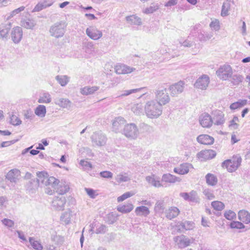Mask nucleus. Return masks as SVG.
I'll return each instance as SVG.
<instances>
[{"label": "nucleus", "mask_w": 250, "mask_h": 250, "mask_svg": "<svg viewBox=\"0 0 250 250\" xmlns=\"http://www.w3.org/2000/svg\"><path fill=\"white\" fill-rule=\"evenodd\" d=\"M37 175L39 178V181H41V186L46 187L45 192L48 194H52L55 192L59 180L54 177H48L47 173L43 171L39 172Z\"/></svg>", "instance_id": "f257e3e1"}, {"label": "nucleus", "mask_w": 250, "mask_h": 250, "mask_svg": "<svg viewBox=\"0 0 250 250\" xmlns=\"http://www.w3.org/2000/svg\"><path fill=\"white\" fill-rule=\"evenodd\" d=\"M144 109L146 116L150 119L158 118L163 111L162 106L154 100L147 102Z\"/></svg>", "instance_id": "f03ea898"}, {"label": "nucleus", "mask_w": 250, "mask_h": 250, "mask_svg": "<svg viewBox=\"0 0 250 250\" xmlns=\"http://www.w3.org/2000/svg\"><path fill=\"white\" fill-rule=\"evenodd\" d=\"M66 26L65 22L62 21L54 23L49 28L50 36L56 39L63 37L66 32Z\"/></svg>", "instance_id": "7ed1b4c3"}, {"label": "nucleus", "mask_w": 250, "mask_h": 250, "mask_svg": "<svg viewBox=\"0 0 250 250\" xmlns=\"http://www.w3.org/2000/svg\"><path fill=\"white\" fill-rule=\"evenodd\" d=\"M156 102L162 106L166 105L170 101V97L166 88L161 87L158 88L154 92Z\"/></svg>", "instance_id": "20e7f679"}, {"label": "nucleus", "mask_w": 250, "mask_h": 250, "mask_svg": "<svg viewBox=\"0 0 250 250\" xmlns=\"http://www.w3.org/2000/svg\"><path fill=\"white\" fill-rule=\"evenodd\" d=\"M122 133L126 137L131 140L136 139L139 135L138 128L134 123L125 125Z\"/></svg>", "instance_id": "39448f33"}, {"label": "nucleus", "mask_w": 250, "mask_h": 250, "mask_svg": "<svg viewBox=\"0 0 250 250\" xmlns=\"http://www.w3.org/2000/svg\"><path fill=\"white\" fill-rule=\"evenodd\" d=\"M194 227L195 224L193 222L189 221H179L173 227L172 233H182L185 230H191Z\"/></svg>", "instance_id": "423d86ee"}, {"label": "nucleus", "mask_w": 250, "mask_h": 250, "mask_svg": "<svg viewBox=\"0 0 250 250\" xmlns=\"http://www.w3.org/2000/svg\"><path fill=\"white\" fill-rule=\"evenodd\" d=\"M242 161L241 157L233 158L232 160L228 159L224 161L222 164V167L227 168L229 172L235 171L240 166Z\"/></svg>", "instance_id": "0eeeda50"}, {"label": "nucleus", "mask_w": 250, "mask_h": 250, "mask_svg": "<svg viewBox=\"0 0 250 250\" xmlns=\"http://www.w3.org/2000/svg\"><path fill=\"white\" fill-rule=\"evenodd\" d=\"M193 241L194 239L193 238L189 239L183 234L175 236L173 238L175 246L181 249L189 246L190 244L193 242Z\"/></svg>", "instance_id": "6e6552de"}, {"label": "nucleus", "mask_w": 250, "mask_h": 250, "mask_svg": "<svg viewBox=\"0 0 250 250\" xmlns=\"http://www.w3.org/2000/svg\"><path fill=\"white\" fill-rule=\"evenodd\" d=\"M92 145L94 146H102L105 145L106 137L101 131L94 132L91 136Z\"/></svg>", "instance_id": "1a4fd4ad"}, {"label": "nucleus", "mask_w": 250, "mask_h": 250, "mask_svg": "<svg viewBox=\"0 0 250 250\" xmlns=\"http://www.w3.org/2000/svg\"><path fill=\"white\" fill-rule=\"evenodd\" d=\"M216 74L220 79L227 80L231 77L232 69L229 65L224 64L219 67L216 71Z\"/></svg>", "instance_id": "9d476101"}, {"label": "nucleus", "mask_w": 250, "mask_h": 250, "mask_svg": "<svg viewBox=\"0 0 250 250\" xmlns=\"http://www.w3.org/2000/svg\"><path fill=\"white\" fill-rule=\"evenodd\" d=\"M185 82L180 81L178 83H175L169 87V90L170 95L172 97H176L179 94L182 93L185 88Z\"/></svg>", "instance_id": "9b49d317"}, {"label": "nucleus", "mask_w": 250, "mask_h": 250, "mask_svg": "<svg viewBox=\"0 0 250 250\" xmlns=\"http://www.w3.org/2000/svg\"><path fill=\"white\" fill-rule=\"evenodd\" d=\"M209 77L207 75H202L194 83L195 87L202 90H205L208 87L209 83Z\"/></svg>", "instance_id": "f8f14e48"}, {"label": "nucleus", "mask_w": 250, "mask_h": 250, "mask_svg": "<svg viewBox=\"0 0 250 250\" xmlns=\"http://www.w3.org/2000/svg\"><path fill=\"white\" fill-rule=\"evenodd\" d=\"M86 35L91 39L97 40L102 37L103 33L101 31L96 27L90 26L86 29Z\"/></svg>", "instance_id": "ddd939ff"}, {"label": "nucleus", "mask_w": 250, "mask_h": 250, "mask_svg": "<svg viewBox=\"0 0 250 250\" xmlns=\"http://www.w3.org/2000/svg\"><path fill=\"white\" fill-rule=\"evenodd\" d=\"M22 30L21 27L17 26L13 28L11 36V39L15 43H18L22 38Z\"/></svg>", "instance_id": "4468645a"}, {"label": "nucleus", "mask_w": 250, "mask_h": 250, "mask_svg": "<svg viewBox=\"0 0 250 250\" xmlns=\"http://www.w3.org/2000/svg\"><path fill=\"white\" fill-rule=\"evenodd\" d=\"M65 203L66 199L64 197H55L52 201V206L56 210H62L64 209Z\"/></svg>", "instance_id": "2eb2a0df"}, {"label": "nucleus", "mask_w": 250, "mask_h": 250, "mask_svg": "<svg viewBox=\"0 0 250 250\" xmlns=\"http://www.w3.org/2000/svg\"><path fill=\"white\" fill-rule=\"evenodd\" d=\"M212 114L213 116L212 120L214 125H223L225 123L224 114L222 111L220 110H215Z\"/></svg>", "instance_id": "dca6fc26"}, {"label": "nucleus", "mask_w": 250, "mask_h": 250, "mask_svg": "<svg viewBox=\"0 0 250 250\" xmlns=\"http://www.w3.org/2000/svg\"><path fill=\"white\" fill-rule=\"evenodd\" d=\"M115 70L116 73L118 74H124L130 73L134 71L135 68L125 64H119L115 66Z\"/></svg>", "instance_id": "f3484780"}, {"label": "nucleus", "mask_w": 250, "mask_h": 250, "mask_svg": "<svg viewBox=\"0 0 250 250\" xmlns=\"http://www.w3.org/2000/svg\"><path fill=\"white\" fill-rule=\"evenodd\" d=\"M216 153L214 150L212 149L204 150L200 151L197 154V157L200 159L208 160L213 158L215 157Z\"/></svg>", "instance_id": "a211bd4d"}, {"label": "nucleus", "mask_w": 250, "mask_h": 250, "mask_svg": "<svg viewBox=\"0 0 250 250\" xmlns=\"http://www.w3.org/2000/svg\"><path fill=\"white\" fill-rule=\"evenodd\" d=\"M200 123L203 127L208 128L211 126L213 121L208 114L204 113L200 117Z\"/></svg>", "instance_id": "6ab92c4d"}, {"label": "nucleus", "mask_w": 250, "mask_h": 250, "mask_svg": "<svg viewBox=\"0 0 250 250\" xmlns=\"http://www.w3.org/2000/svg\"><path fill=\"white\" fill-rule=\"evenodd\" d=\"M197 141L201 144L210 145L213 144L214 139L207 134H201L197 137Z\"/></svg>", "instance_id": "aec40b11"}, {"label": "nucleus", "mask_w": 250, "mask_h": 250, "mask_svg": "<svg viewBox=\"0 0 250 250\" xmlns=\"http://www.w3.org/2000/svg\"><path fill=\"white\" fill-rule=\"evenodd\" d=\"M192 168V166L191 164L185 163L181 165L179 167L174 168V171L178 174L183 175L188 173L190 168Z\"/></svg>", "instance_id": "412c9836"}, {"label": "nucleus", "mask_w": 250, "mask_h": 250, "mask_svg": "<svg viewBox=\"0 0 250 250\" xmlns=\"http://www.w3.org/2000/svg\"><path fill=\"white\" fill-rule=\"evenodd\" d=\"M53 3L52 0H41L34 7L33 12H39L48 7L51 6Z\"/></svg>", "instance_id": "4be33fe9"}, {"label": "nucleus", "mask_w": 250, "mask_h": 250, "mask_svg": "<svg viewBox=\"0 0 250 250\" xmlns=\"http://www.w3.org/2000/svg\"><path fill=\"white\" fill-rule=\"evenodd\" d=\"M125 120L122 117L116 118L112 123V128L115 132H118L125 124Z\"/></svg>", "instance_id": "5701e85b"}, {"label": "nucleus", "mask_w": 250, "mask_h": 250, "mask_svg": "<svg viewBox=\"0 0 250 250\" xmlns=\"http://www.w3.org/2000/svg\"><path fill=\"white\" fill-rule=\"evenodd\" d=\"M40 184H41V181H39V178L37 179H31L26 183V189L33 193L38 188Z\"/></svg>", "instance_id": "b1692460"}, {"label": "nucleus", "mask_w": 250, "mask_h": 250, "mask_svg": "<svg viewBox=\"0 0 250 250\" xmlns=\"http://www.w3.org/2000/svg\"><path fill=\"white\" fill-rule=\"evenodd\" d=\"M20 173V171L17 169H11L7 173L6 178L11 182L16 183Z\"/></svg>", "instance_id": "393cba45"}, {"label": "nucleus", "mask_w": 250, "mask_h": 250, "mask_svg": "<svg viewBox=\"0 0 250 250\" xmlns=\"http://www.w3.org/2000/svg\"><path fill=\"white\" fill-rule=\"evenodd\" d=\"M69 189V186L65 182H60L58 181L57 186H56L55 190L59 194L62 195L66 193Z\"/></svg>", "instance_id": "a878e982"}, {"label": "nucleus", "mask_w": 250, "mask_h": 250, "mask_svg": "<svg viewBox=\"0 0 250 250\" xmlns=\"http://www.w3.org/2000/svg\"><path fill=\"white\" fill-rule=\"evenodd\" d=\"M179 209L175 207H171L166 211V217L171 220L176 217L179 214Z\"/></svg>", "instance_id": "bb28decb"}, {"label": "nucleus", "mask_w": 250, "mask_h": 250, "mask_svg": "<svg viewBox=\"0 0 250 250\" xmlns=\"http://www.w3.org/2000/svg\"><path fill=\"white\" fill-rule=\"evenodd\" d=\"M162 181L166 183H175L180 182L181 179L170 173H167L163 175Z\"/></svg>", "instance_id": "cd10ccee"}, {"label": "nucleus", "mask_w": 250, "mask_h": 250, "mask_svg": "<svg viewBox=\"0 0 250 250\" xmlns=\"http://www.w3.org/2000/svg\"><path fill=\"white\" fill-rule=\"evenodd\" d=\"M238 219L243 223L248 224L250 223V213L246 210H241L238 212Z\"/></svg>", "instance_id": "c85d7f7f"}, {"label": "nucleus", "mask_w": 250, "mask_h": 250, "mask_svg": "<svg viewBox=\"0 0 250 250\" xmlns=\"http://www.w3.org/2000/svg\"><path fill=\"white\" fill-rule=\"evenodd\" d=\"M99 89V87L97 86H86L80 89V93L83 95H89L94 93Z\"/></svg>", "instance_id": "c756f323"}, {"label": "nucleus", "mask_w": 250, "mask_h": 250, "mask_svg": "<svg viewBox=\"0 0 250 250\" xmlns=\"http://www.w3.org/2000/svg\"><path fill=\"white\" fill-rule=\"evenodd\" d=\"M126 20L131 25H140L142 24L141 19L136 15H131L126 17Z\"/></svg>", "instance_id": "7c9ffc66"}, {"label": "nucleus", "mask_w": 250, "mask_h": 250, "mask_svg": "<svg viewBox=\"0 0 250 250\" xmlns=\"http://www.w3.org/2000/svg\"><path fill=\"white\" fill-rule=\"evenodd\" d=\"M56 104L62 108H69L71 106V102L68 99L60 98L55 102Z\"/></svg>", "instance_id": "2f4dec72"}, {"label": "nucleus", "mask_w": 250, "mask_h": 250, "mask_svg": "<svg viewBox=\"0 0 250 250\" xmlns=\"http://www.w3.org/2000/svg\"><path fill=\"white\" fill-rule=\"evenodd\" d=\"M11 28V24L10 23L1 25L0 27V37L2 38H6Z\"/></svg>", "instance_id": "473e14b6"}, {"label": "nucleus", "mask_w": 250, "mask_h": 250, "mask_svg": "<svg viewBox=\"0 0 250 250\" xmlns=\"http://www.w3.org/2000/svg\"><path fill=\"white\" fill-rule=\"evenodd\" d=\"M135 211L136 215L139 216H146L150 213L148 208L143 206L137 207Z\"/></svg>", "instance_id": "72a5a7b5"}, {"label": "nucleus", "mask_w": 250, "mask_h": 250, "mask_svg": "<svg viewBox=\"0 0 250 250\" xmlns=\"http://www.w3.org/2000/svg\"><path fill=\"white\" fill-rule=\"evenodd\" d=\"M55 79L62 86H65L69 83L70 77L67 75H57Z\"/></svg>", "instance_id": "f704fd0d"}, {"label": "nucleus", "mask_w": 250, "mask_h": 250, "mask_svg": "<svg viewBox=\"0 0 250 250\" xmlns=\"http://www.w3.org/2000/svg\"><path fill=\"white\" fill-rule=\"evenodd\" d=\"M230 81L231 83L234 85H237L241 83L243 80V77L240 74H234L231 75V77L229 78Z\"/></svg>", "instance_id": "c9c22d12"}, {"label": "nucleus", "mask_w": 250, "mask_h": 250, "mask_svg": "<svg viewBox=\"0 0 250 250\" xmlns=\"http://www.w3.org/2000/svg\"><path fill=\"white\" fill-rule=\"evenodd\" d=\"M133 208V205L131 203H127L122 206L118 207L117 210L121 212L127 213L130 212Z\"/></svg>", "instance_id": "e433bc0d"}, {"label": "nucleus", "mask_w": 250, "mask_h": 250, "mask_svg": "<svg viewBox=\"0 0 250 250\" xmlns=\"http://www.w3.org/2000/svg\"><path fill=\"white\" fill-rule=\"evenodd\" d=\"M46 112V107L43 105H39L35 110V114L40 117H44Z\"/></svg>", "instance_id": "4c0bfd02"}, {"label": "nucleus", "mask_w": 250, "mask_h": 250, "mask_svg": "<svg viewBox=\"0 0 250 250\" xmlns=\"http://www.w3.org/2000/svg\"><path fill=\"white\" fill-rule=\"evenodd\" d=\"M36 24V22L33 20L27 19L21 21V25L27 29H32Z\"/></svg>", "instance_id": "58836bf2"}, {"label": "nucleus", "mask_w": 250, "mask_h": 250, "mask_svg": "<svg viewBox=\"0 0 250 250\" xmlns=\"http://www.w3.org/2000/svg\"><path fill=\"white\" fill-rule=\"evenodd\" d=\"M207 183L211 186H214L217 183V178L212 174L208 173L206 176Z\"/></svg>", "instance_id": "ea45409f"}, {"label": "nucleus", "mask_w": 250, "mask_h": 250, "mask_svg": "<svg viewBox=\"0 0 250 250\" xmlns=\"http://www.w3.org/2000/svg\"><path fill=\"white\" fill-rule=\"evenodd\" d=\"M146 179L149 184L155 187H160L161 186L160 181L156 180L153 175L146 176Z\"/></svg>", "instance_id": "a19ab883"}, {"label": "nucleus", "mask_w": 250, "mask_h": 250, "mask_svg": "<svg viewBox=\"0 0 250 250\" xmlns=\"http://www.w3.org/2000/svg\"><path fill=\"white\" fill-rule=\"evenodd\" d=\"M247 104V100H240L237 102L232 103L230 105V108L232 110L241 108Z\"/></svg>", "instance_id": "79ce46f5"}, {"label": "nucleus", "mask_w": 250, "mask_h": 250, "mask_svg": "<svg viewBox=\"0 0 250 250\" xmlns=\"http://www.w3.org/2000/svg\"><path fill=\"white\" fill-rule=\"evenodd\" d=\"M213 36L212 33L208 32H201L198 35V39L201 42H206L210 39Z\"/></svg>", "instance_id": "37998d69"}, {"label": "nucleus", "mask_w": 250, "mask_h": 250, "mask_svg": "<svg viewBox=\"0 0 250 250\" xmlns=\"http://www.w3.org/2000/svg\"><path fill=\"white\" fill-rule=\"evenodd\" d=\"M230 4L229 1H227L223 3L222 7L221 15L223 17L227 16L229 15V11L230 9Z\"/></svg>", "instance_id": "c03bdc74"}, {"label": "nucleus", "mask_w": 250, "mask_h": 250, "mask_svg": "<svg viewBox=\"0 0 250 250\" xmlns=\"http://www.w3.org/2000/svg\"><path fill=\"white\" fill-rule=\"evenodd\" d=\"M51 101L50 95L48 93H44L38 100L39 103H50Z\"/></svg>", "instance_id": "a18cd8bd"}, {"label": "nucleus", "mask_w": 250, "mask_h": 250, "mask_svg": "<svg viewBox=\"0 0 250 250\" xmlns=\"http://www.w3.org/2000/svg\"><path fill=\"white\" fill-rule=\"evenodd\" d=\"M200 199L197 195L196 191L192 190L189 193V200L188 201L193 203H199Z\"/></svg>", "instance_id": "49530a36"}, {"label": "nucleus", "mask_w": 250, "mask_h": 250, "mask_svg": "<svg viewBox=\"0 0 250 250\" xmlns=\"http://www.w3.org/2000/svg\"><path fill=\"white\" fill-rule=\"evenodd\" d=\"M131 110L136 115H139L143 113V106L141 104H135L132 106Z\"/></svg>", "instance_id": "de8ad7c7"}, {"label": "nucleus", "mask_w": 250, "mask_h": 250, "mask_svg": "<svg viewBox=\"0 0 250 250\" xmlns=\"http://www.w3.org/2000/svg\"><path fill=\"white\" fill-rule=\"evenodd\" d=\"M143 88H135L130 90H124L122 92L120 95L118 96V97H122L124 96H127L132 93H136L139 91H140Z\"/></svg>", "instance_id": "09e8293b"}, {"label": "nucleus", "mask_w": 250, "mask_h": 250, "mask_svg": "<svg viewBox=\"0 0 250 250\" xmlns=\"http://www.w3.org/2000/svg\"><path fill=\"white\" fill-rule=\"evenodd\" d=\"M154 209L157 212H163L165 209L164 202L158 201L155 204Z\"/></svg>", "instance_id": "8fccbe9b"}, {"label": "nucleus", "mask_w": 250, "mask_h": 250, "mask_svg": "<svg viewBox=\"0 0 250 250\" xmlns=\"http://www.w3.org/2000/svg\"><path fill=\"white\" fill-rule=\"evenodd\" d=\"M211 206L214 209L218 211L222 210L225 208L224 204L222 202L218 201L212 202Z\"/></svg>", "instance_id": "3c124183"}, {"label": "nucleus", "mask_w": 250, "mask_h": 250, "mask_svg": "<svg viewBox=\"0 0 250 250\" xmlns=\"http://www.w3.org/2000/svg\"><path fill=\"white\" fill-rule=\"evenodd\" d=\"M29 242L32 247L37 250H42V245L37 241L35 240L33 238H29Z\"/></svg>", "instance_id": "603ef678"}, {"label": "nucleus", "mask_w": 250, "mask_h": 250, "mask_svg": "<svg viewBox=\"0 0 250 250\" xmlns=\"http://www.w3.org/2000/svg\"><path fill=\"white\" fill-rule=\"evenodd\" d=\"M159 9V5L158 4H153L152 5L146 8L144 13L146 14H151L156 11Z\"/></svg>", "instance_id": "864d4df0"}, {"label": "nucleus", "mask_w": 250, "mask_h": 250, "mask_svg": "<svg viewBox=\"0 0 250 250\" xmlns=\"http://www.w3.org/2000/svg\"><path fill=\"white\" fill-rule=\"evenodd\" d=\"M115 180L118 183H121L128 181L130 180V178L126 175V174L125 175L119 174L115 177Z\"/></svg>", "instance_id": "5fc2aeb1"}, {"label": "nucleus", "mask_w": 250, "mask_h": 250, "mask_svg": "<svg viewBox=\"0 0 250 250\" xmlns=\"http://www.w3.org/2000/svg\"><path fill=\"white\" fill-rule=\"evenodd\" d=\"M61 219L64 222L65 224H68L70 222L71 213L69 212H65L62 214Z\"/></svg>", "instance_id": "6e6d98bb"}, {"label": "nucleus", "mask_w": 250, "mask_h": 250, "mask_svg": "<svg viewBox=\"0 0 250 250\" xmlns=\"http://www.w3.org/2000/svg\"><path fill=\"white\" fill-rule=\"evenodd\" d=\"M189 38L188 37L187 39H186V40H185L184 41L180 40L179 41L180 44L182 46H183L186 47H190L194 45V43L193 42L190 41L189 40Z\"/></svg>", "instance_id": "4d7b16f0"}, {"label": "nucleus", "mask_w": 250, "mask_h": 250, "mask_svg": "<svg viewBox=\"0 0 250 250\" xmlns=\"http://www.w3.org/2000/svg\"><path fill=\"white\" fill-rule=\"evenodd\" d=\"M134 194V193L133 192H126L123 194L122 195L119 196L117 198L118 202H122L125 200V199H127V198H129L130 197H131Z\"/></svg>", "instance_id": "13d9d810"}, {"label": "nucleus", "mask_w": 250, "mask_h": 250, "mask_svg": "<svg viewBox=\"0 0 250 250\" xmlns=\"http://www.w3.org/2000/svg\"><path fill=\"white\" fill-rule=\"evenodd\" d=\"M209 26L215 31H218L220 28L219 21L216 19L212 21L209 24Z\"/></svg>", "instance_id": "bf43d9fd"}, {"label": "nucleus", "mask_w": 250, "mask_h": 250, "mask_svg": "<svg viewBox=\"0 0 250 250\" xmlns=\"http://www.w3.org/2000/svg\"><path fill=\"white\" fill-rule=\"evenodd\" d=\"M230 227L232 229H241L245 228L243 224L238 221H233L230 224Z\"/></svg>", "instance_id": "052dcab7"}, {"label": "nucleus", "mask_w": 250, "mask_h": 250, "mask_svg": "<svg viewBox=\"0 0 250 250\" xmlns=\"http://www.w3.org/2000/svg\"><path fill=\"white\" fill-rule=\"evenodd\" d=\"M224 216L227 219L231 220L236 217V214L234 211L229 210L225 212Z\"/></svg>", "instance_id": "680f3d73"}, {"label": "nucleus", "mask_w": 250, "mask_h": 250, "mask_svg": "<svg viewBox=\"0 0 250 250\" xmlns=\"http://www.w3.org/2000/svg\"><path fill=\"white\" fill-rule=\"evenodd\" d=\"M239 119L237 116H234L232 120L229 122V127H232L234 129H236L238 127V124H237L236 122H238Z\"/></svg>", "instance_id": "e2e57ef3"}, {"label": "nucleus", "mask_w": 250, "mask_h": 250, "mask_svg": "<svg viewBox=\"0 0 250 250\" xmlns=\"http://www.w3.org/2000/svg\"><path fill=\"white\" fill-rule=\"evenodd\" d=\"M107 231L106 226L104 225H100L96 227L95 232L97 234L104 233Z\"/></svg>", "instance_id": "0e129e2a"}, {"label": "nucleus", "mask_w": 250, "mask_h": 250, "mask_svg": "<svg viewBox=\"0 0 250 250\" xmlns=\"http://www.w3.org/2000/svg\"><path fill=\"white\" fill-rule=\"evenodd\" d=\"M203 192L204 195L209 200H212L214 198L212 191L209 189H205Z\"/></svg>", "instance_id": "69168bd1"}, {"label": "nucleus", "mask_w": 250, "mask_h": 250, "mask_svg": "<svg viewBox=\"0 0 250 250\" xmlns=\"http://www.w3.org/2000/svg\"><path fill=\"white\" fill-rule=\"evenodd\" d=\"M94 44L92 42H85L84 43V47L85 48V51L87 53H91L93 50H92L93 48Z\"/></svg>", "instance_id": "338daca9"}, {"label": "nucleus", "mask_w": 250, "mask_h": 250, "mask_svg": "<svg viewBox=\"0 0 250 250\" xmlns=\"http://www.w3.org/2000/svg\"><path fill=\"white\" fill-rule=\"evenodd\" d=\"M11 123L14 125H18L21 124V120L15 115H12L10 118Z\"/></svg>", "instance_id": "774afa93"}]
</instances>
